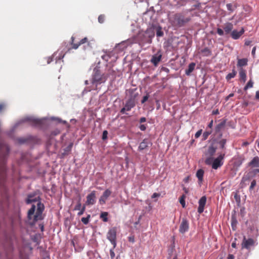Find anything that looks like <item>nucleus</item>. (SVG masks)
I'll use <instances>...</instances> for the list:
<instances>
[{
    "mask_svg": "<svg viewBox=\"0 0 259 259\" xmlns=\"http://www.w3.org/2000/svg\"><path fill=\"white\" fill-rule=\"evenodd\" d=\"M38 198L39 197L33 198V196L29 195L26 200V203L27 204H30L33 202H37V209L36 213L34 214V212L36 209V206L34 204H32L31 205V207L28 210L27 213V218L29 221H32V222H31L32 224H34L36 221L42 219L41 214L44 210V205L40 201H38Z\"/></svg>",
    "mask_w": 259,
    "mask_h": 259,
    "instance_id": "1",
    "label": "nucleus"
},
{
    "mask_svg": "<svg viewBox=\"0 0 259 259\" xmlns=\"http://www.w3.org/2000/svg\"><path fill=\"white\" fill-rule=\"evenodd\" d=\"M108 74L102 73L98 68H95L93 70L91 83L97 87L98 85L104 83L107 79Z\"/></svg>",
    "mask_w": 259,
    "mask_h": 259,
    "instance_id": "2",
    "label": "nucleus"
},
{
    "mask_svg": "<svg viewBox=\"0 0 259 259\" xmlns=\"http://www.w3.org/2000/svg\"><path fill=\"white\" fill-rule=\"evenodd\" d=\"M44 120H45L44 118L39 119V118H35V117H32V116L26 117L22 119V120H21L17 123H16L15 124V126H14V128H16L21 123H23L26 121H28L34 125H39L42 123L43 121Z\"/></svg>",
    "mask_w": 259,
    "mask_h": 259,
    "instance_id": "3",
    "label": "nucleus"
},
{
    "mask_svg": "<svg viewBox=\"0 0 259 259\" xmlns=\"http://www.w3.org/2000/svg\"><path fill=\"white\" fill-rule=\"evenodd\" d=\"M174 23L177 26L181 27L189 21L190 19L185 18L181 14H176L173 16Z\"/></svg>",
    "mask_w": 259,
    "mask_h": 259,
    "instance_id": "4",
    "label": "nucleus"
},
{
    "mask_svg": "<svg viewBox=\"0 0 259 259\" xmlns=\"http://www.w3.org/2000/svg\"><path fill=\"white\" fill-rule=\"evenodd\" d=\"M136 106L135 98L133 97L130 98L124 104V107L121 109L120 112L121 114H127L125 111H130L133 108Z\"/></svg>",
    "mask_w": 259,
    "mask_h": 259,
    "instance_id": "5",
    "label": "nucleus"
},
{
    "mask_svg": "<svg viewBox=\"0 0 259 259\" xmlns=\"http://www.w3.org/2000/svg\"><path fill=\"white\" fill-rule=\"evenodd\" d=\"M116 228L113 227L109 230L107 234V238L114 246V248L116 246Z\"/></svg>",
    "mask_w": 259,
    "mask_h": 259,
    "instance_id": "6",
    "label": "nucleus"
},
{
    "mask_svg": "<svg viewBox=\"0 0 259 259\" xmlns=\"http://www.w3.org/2000/svg\"><path fill=\"white\" fill-rule=\"evenodd\" d=\"M10 151L8 146L0 139V155H2L3 161H5L6 157ZM4 162V161H3Z\"/></svg>",
    "mask_w": 259,
    "mask_h": 259,
    "instance_id": "7",
    "label": "nucleus"
},
{
    "mask_svg": "<svg viewBox=\"0 0 259 259\" xmlns=\"http://www.w3.org/2000/svg\"><path fill=\"white\" fill-rule=\"evenodd\" d=\"M255 242L252 238L246 239L244 236L241 246L242 248L250 249L251 247L254 246Z\"/></svg>",
    "mask_w": 259,
    "mask_h": 259,
    "instance_id": "8",
    "label": "nucleus"
},
{
    "mask_svg": "<svg viewBox=\"0 0 259 259\" xmlns=\"http://www.w3.org/2000/svg\"><path fill=\"white\" fill-rule=\"evenodd\" d=\"M189 224L188 221L183 218L179 227V232L181 234H184L189 230Z\"/></svg>",
    "mask_w": 259,
    "mask_h": 259,
    "instance_id": "9",
    "label": "nucleus"
},
{
    "mask_svg": "<svg viewBox=\"0 0 259 259\" xmlns=\"http://www.w3.org/2000/svg\"><path fill=\"white\" fill-rule=\"evenodd\" d=\"M96 202V191H93L87 197L86 205H93Z\"/></svg>",
    "mask_w": 259,
    "mask_h": 259,
    "instance_id": "10",
    "label": "nucleus"
},
{
    "mask_svg": "<svg viewBox=\"0 0 259 259\" xmlns=\"http://www.w3.org/2000/svg\"><path fill=\"white\" fill-rule=\"evenodd\" d=\"M223 157L224 155H221L218 157L214 159L212 163V168L217 169L223 165L222 160L223 159Z\"/></svg>",
    "mask_w": 259,
    "mask_h": 259,
    "instance_id": "11",
    "label": "nucleus"
},
{
    "mask_svg": "<svg viewBox=\"0 0 259 259\" xmlns=\"http://www.w3.org/2000/svg\"><path fill=\"white\" fill-rule=\"evenodd\" d=\"M151 145L152 143L150 142V141L148 139H145L141 143H140L138 147V150L140 151L144 150Z\"/></svg>",
    "mask_w": 259,
    "mask_h": 259,
    "instance_id": "12",
    "label": "nucleus"
},
{
    "mask_svg": "<svg viewBox=\"0 0 259 259\" xmlns=\"http://www.w3.org/2000/svg\"><path fill=\"white\" fill-rule=\"evenodd\" d=\"M206 202V197L205 196H202L199 200V206L198 207V212L201 213L204 211V206Z\"/></svg>",
    "mask_w": 259,
    "mask_h": 259,
    "instance_id": "13",
    "label": "nucleus"
},
{
    "mask_svg": "<svg viewBox=\"0 0 259 259\" xmlns=\"http://www.w3.org/2000/svg\"><path fill=\"white\" fill-rule=\"evenodd\" d=\"M162 57L161 54L159 52L152 56L151 62L154 66H157Z\"/></svg>",
    "mask_w": 259,
    "mask_h": 259,
    "instance_id": "14",
    "label": "nucleus"
},
{
    "mask_svg": "<svg viewBox=\"0 0 259 259\" xmlns=\"http://www.w3.org/2000/svg\"><path fill=\"white\" fill-rule=\"evenodd\" d=\"M244 32V30L243 28H242L240 31H238L236 30H234L232 31L231 33V37L234 39H238L241 35H242Z\"/></svg>",
    "mask_w": 259,
    "mask_h": 259,
    "instance_id": "15",
    "label": "nucleus"
},
{
    "mask_svg": "<svg viewBox=\"0 0 259 259\" xmlns=\"http://www.w3.org/2000/svg\"><path fill=\"white\" fill-rule=\"evenodd\" d=\"M128 46V41H123L117 44L115 49L117 50L123 51L125 49L127 48Z\"/></svg>",
    "mask_w": 259,
    "mask_h": 259,
    "instance_id": "16",
    "label": "nucleus"
},
{
    "mask_svg": "<svg viewBox=\"0 0 259 259\" xmlns=\"http://www.w3.org/2000/svg\"><path fill=\"white\" fill-rule=\"evenodd\" d=\"M195 66L196 64L194 62H192L189 64L188 69L185 70V74L188 76L190 75L191 72H192L194 70Z\"/></svg>",
    "mask_w": 259,
    "mask_h": 259,
    "instance_id": "17",
    "label": "nucleus"
},
{
    "mask_svg": "<svg viewBox=\"0 0 259 259\" xmlns=\"http://www.w3.org/2000/svg\"><path fill=\"white\" fill-rule=\"evenodd\" d=\"M216 150V147H214L213 145H210L208 147L205 154L209 156H212L215 153Z\"/></svg>",
    "mask_w": 259,
    "mask_h": 259,
    "instance_id": "18",
    "label": "nucleus"
},
{
    "mask_svg": "<svg viewBox=\"0 0 259 259\" xmlns=\"http://www.w3.org/2000/svg\"><path fill=\"white\" fill-rule=\"evenodd\" d=\"M239 74L240 78L242 79L244 82H245L246 80V71L242 68H241L239 69Z\"/></svg>",
    "mask_w": 259,
    "mask_h": 259,
    "instance_id": "19",
    "label": "nucleus"
},
{
    "mask_svg": "<svg viewBox=\"0 0 259 259\" xmlns=\"http://www.w3.org/2000/svg\"><path fill=\"white\" fill-rule=\"evenodd\" d=\"M233 28V25L231 23H227L224 27V29L226 34L231 32Z\"/></svg>",
    "mask_w": 259,
    "mask_h": 259,
    "instance_id": "20",
    "label": "nucleus"
},
{
    "mask_svg": "<svg viewBox=\"0 0 259 259\" xmlns=\"http://www.w3.org/2000/svg\"><path fill=\"white\" fill-rule=\"evenodd\" d=\"M204 175V171L202 169H199L197 171L196 177H197L199 182H202L203 181Z\"/></svg>",
    "mask_w": 259,
    "mask_h": 259,
    "instance_id": "21",
    "label": "nucleus"
},
{
    "mask_svg": "<svg viewBox=\"0 0 259 259\" xmlns=\"http://www.w3.org/2000/svg\"><path fill=\"white\" fill-rule=\"evenodd\" d=\"M249 164L254 167L259 166V158L258 157H254L252 160L249 162Z\"/></svg>",
    "mask_w": 259,
    "mask_h": 259,
    "instance_id": "22",
    "label": "nucleus"
},
{
    "mask_svg": "<svg viewBox=\"0 0 259 259\" xmlns=\"http://www.w3.org/2000/svg\"><path fill=\"white\" fill-rule=\"evenodd\" d=\"M156 34L157 37H162L164 35V33L162 30V27L160 26H157L155 27Z\"/></svg>",
    "mask_w": 259,
    "mask_h": 259,
    "instance_id": "23",
    "label": "nucleus"
},
{
    "mask_svg": "<svg viewBox=\"0 0 259 259\" xmlns=\"http://www.w3.org/2000/svg\"><path fill=\"white\" fill-rule=\"evenodd\" d=\"M247 64V59H240L238 60L237 66L239 67L244 66Z\"/></svg>",
    "mask_w": 259,
    "mask_h": 259,
    "instance_id": "24",
    "label": "nucleus"
},
{
    "mask_svg": "<svg viewBox=\"0 0 259 259\" xmlns=\"http://www.w3.org/2000/svg\"><path fill=\"white\" fill-rule=\"evenodd\" d=\"M29 140V138L21 137L17 139L18 142L20 144L26 143Z\"/></svg>",
    "mask_w": 259,
    "mask_h": 259,
    "instance_id": "25",
    "label": "nucleus"
},
{
    "mask_svg": "<svg viewBox=\"0 0 259 259\" xmlns=\"http://www.w3.org/2000/svg\"><path fill=\"white\" fill-rule=\"evenodd\" d=\"M72 147V144H69L66 148L64 149V152L62 153L63 155H68L70 152Z\"/></svg>",
    "mask_w": 259,
    "mask_h": 259,
    "instance_id": "26",
    "label": "nucleus"
},
{
    "mask_svg": "<svg viewBox=\"0 0 259 259\" xmlns=\"http://www.w3.org/2000/svg\"><path fill=\"white\" fill-rule=\"evenodd\" d=\"M107 216H108L107 212H103L100 214V218L102 219L103 222H107L108 221Z\"/></svg>",
    "mask_w": 259,
    "mask_h": 259,
    "instance_id": "27",
    "label": "nucleus"
},
{
    "mask_svg": "<svg viewBox=\"0 0 259 259\" xmlns=\"http://www.w3.org/2000/svg\"><path fill=\"white\" fill-rule=\"evenodd\" d=\"M201 53L203 54V55L205 56H208L211 55V51L208 48H205L202 49L201 51Z\"/></svg>",
    "mask_w": 259,
    "mask_h": 259,
    "instance_id": "28",
    "label": "nucleus"
},
{
    "mask_svg": "<svg viewBox=\"0 0 259 259\" xmlns=\"http://www.w3.org/2000/svg\"><path fill=\"white\" fill-rule=\"evenodd\" d=\"M225 126V122H222L219 123L215 127V130L216 132H220L221 129Z\"/></svg>",
    "mask_w": 259,
    "mask_h": 259,
    "instance_id": "29",
    "label": "nucleus"
},
{
    "mask_svg": "<svg viewBox=\"0 0 259 259\" xmlns=\"http://www.w3.org/2000/svg\"><path fill=\"white\" fill-rule=\"evenodd\" d=\"M90 218V214H88L87 217L82 218L81 219V221L82 222L83 224L87 225L89 222Z\"/></svg>",
    "mask_w": 259,
    "mask_h": 259,
    "instance_id": "30",
    "label": "nucleus"
},
{
    "mask_svg": "<svg viewBox=\"0 0 259 259\" xmlns=\"http://www.w3.org/2000/svg\"><path fill=\"white\" fill-rule=\"evenodd\" d=\"M236 75V71L234 70H233V71L231 73H229L227 75L226 79L227 80L230 79L232 78H234Z\"/></svg>",
    "mask_w": 259,
    "mask_h": 259,
    "instance_id": "31",
    "label": "nucleus"
},
{
    "mask_svg": "<svg viewBox=\"0 0 259 259\" xmlns=\"http://www.w3.org/2000/svg\"><path fill=\"white\" fill-rule=\"evenodd\" d=\"M111 194V191L109 189H106L103 193L102 195L104 198H105L106 199L109 197V196Z\"/></svg>",
    "mask_w": 259,
    "mask_h": 259,
    "instance_id": "32",
    "label": "nucleus"
},
{
    "mask_svg": "<svg viewBox=\"0 0 259 259\" xmlns=\"http://www.w3.org/2000/svg\"><path fill=\"white\" fill-rule=\"evenodd\" d=\"M227 140L226 139H222L220 140L218 143L220 146L221 148L222 149H225V144L226 143Z\"/></svg>",
    "mask_w": 259,
    "mask_h": 259,
    "instance_id": "33",
    "label": "nucleus"
},
{
    "mask_svg": "<svg viewBox=\"0 0 259 259\" xmlns=\"http://www.w3.org/2000/svg\"><path fill=\"white\" fill-rule=\"evenodd\" d=\"M253 82L251 80H250L247 82V84L244 87V90L245 91H246L247 89H248L249 88H252L253 87Z\"/></svg>",
    "mask_w": 259,
    "mask_h": 259,
    "instance_id": "34",
    "label": "nucleus"
},
{
    "mask_svg": "<svg viewBox=\"0 0 259 259\" xmlns=\"http://www.w3.org/2000/svg\"><path fill=\"white\" fill-rule=\"evenodd\" d=\"M213 160V158L211 156H209L205 159V162L207 165H212Z\"/></svg>",
    "mask_w": 259,
    "mask_h": 259,
    "instance_id": "35",
    "label": "nucleus"
},
{
    "mask_svg": "<svg viewBox=\"0 0 259 259\" xmlns=\"http://www.w3.org/2000/svg\"><path fill=\"white\" fill-rule=\"evenodd\" d=\"M74 39V37L72 36L71 37V44L72 45V48L74 49H77L78 48V47L80 45V44L79 43V44H73Z\"/></svg>",
    "mask_w": 259,
    "mask_h": 259,
    "instance_id": "36",
    "label": "nucleus"
},
{
    "mask_svg": "<svg viewBox=\"0 0 259 259\" xmlns=\"http://www.w3.org/2000/svg\"><path fill=\"white\" fill-rule=\"evenodd\" d=\"M52 119L53 120H57L59 123H63V124H67V122L65 120H63L60 118L57 117H52Z\"/></svg>",
    "mask_w": 259,
    "mask_h": 259,
    "instance_id": "37",
    "label": "nucleus"
},
{
    "mask_svg": "<svg viewBox=\"0 0 259 259\" xmlns=\"http://www.w3.org/2000/svg\"><path fill=\"white\" fill-rule=\"evenodd\" d=\"M185 196L183 195L181 196V197L180 199V203L181 204L183 207L184 208L185 207Z\"/></svg>",
    "mask_w": 259,
    "mask_h": 259,
    "instance_id": "38",
    "label": "nucleus"
},
{
    "mask_svg": "<svg viewBox=\"0 0 259 259\" xmlns=\"http://www.w3.org/2000/svg\"><path fill=\"white\" fill-rule=\"evenodd\" d=\"M146 34H148L149 37L151 38H153L154 36V32L152 31L151 30H147Z\"/></svg>",
    "mask_w": 259,
    "mask_h": 259,
    "instance_id": "39",
    "label": "nucleus"
},
{
    "mask_svg": "<svg viewBox=\"0 0 259 259\" xmlns=\"http://www.w3.org/2000/svg\"><path fill=\"white\" fill-rule=\"evenodd\" d=\"M231 221H232V228H233V230H235V227L236 226V224L237 223V221L234 218H232Z\"/></svg>",
    "mask_w": 259,
    "mask_h": 259,
    "instance_id": "40",
    "label": "nucleus"
},
{
    "mask_svg": "<svg viewBox=\"0 0 259 259\" xmlns=\"http://www.w3.org/2000/svg\"><path fill=\"white\" fill-rule=\"evenodd\" d=\"M114 248H114V246H113V248L110 249V255L111 259H114L115 255V253L114 252Z\"/></svg>",
    "mask_w": 259,
    "mask_h": 259,
    "instance_id": "41",
    "label": "nucleus"
},
{
    "mask_svg": "<svg viewBox=\"0 0 259 259\" xmlns=\"http://www.w3.org/2000/svg\"><path fill=\"white\" fill-rule=\"evenodd\" d=\"M85 205H84L82 206V207L80 210H79V211L78 212L77 215L78 216H80V215H81L82 214H83V213H84V212L85 211Z\"/></svg>",
    "mask_w": 259,
    "mask_h": 259,
    "instance_id": "42",
    "label": "nucleus"
},
{
    "mask_svg": "<svg viewBox=\"0 0 259 259\" xmlns=\"http://www.w3.org/2000/svg\"><path fill=\"white\" fill-rule=\"evenodd\" d=\"M149 96L148 94L146 96H144L143 97L142 100H141V103L143 104L145 102H146L148 100V99H149Z\"/></svg>",
    "mask_w": 259,
    "mask_h": 259,
    "instance_id": "43",
    "label": "nucleus"
},
{
    "mask_svg": "<svg viewBox=\"0 0 259 259\" xmlns=\"http://www.w3.org/2000/svg\"><path fill=\"white\" fill-rule=\"evenodd\" d=\"M106 199L105 198H104L102 196H101V197L99 199V203L101 204H104L106 202Z\"/></svg>",
    "mask_w": 259,
    "mask_h": 259,
    "instance_id": "44",
    "label": "nucleus"
},
{
    "mask_svg": "<svg viewBox=\"0 0 259 259\" xmlns=\"http://www.w3.org/2000/svg\"><path fill=\"white\" fill-rule=\"evenodd\" d=\"M226 7H227V9L228 11H229L230 12L233 11L234 10L233 9L232 5L231 4H227L226 5Z\"/></svg>",
    "mask_w": 259,
    "mask_h": 259,
    "instance_id": "45",
    "label": "nucleus"
},
{
    "mask_svg": "<svg viewBox=\"0 0 259 259\" xmlns=\"http://www.w3.org/2000/svg\"><path fill=\"white\" fill-rule=\"evenodd\" d=\"M108 132L107 131H104L102 135V139L103 140L107 139Z\"/></svg>",
    "mask_w": 259,
    "mask_h": 259,
    "instance_id": "46",
    "label": "nucleus"
},
{
    "mask_svg": "<svg viewBox=\"0 0 259 259\" xmlns=\"http://www.w3.org/2000/svg\"><path fill=\"white\" fill-rule=\"evenodd\" d=\"M81 208V204L80 201H78L74 207V210H80Z\"/></svg>",
    "mask_w": 259,
    "mask_h": 259,
    "instance_id": "47",
    "label": "nucleus"
},
{
    "mask_svg": "<svg viewBox=\"0 0 259 259\" xmlns=\"http://www.w3.org/2000/svg\"><path fill=\"white\" fill-rule=\"evenodd\" d=\"M211 132H205L203 134V139L206 140L208 136L211 134Z\"/></svg>",
    "mask_w": 259,
    "mask_h": 259,
    "instance_id": "48",
    "label": "nucleus"
},
{
    "mask_svg": "<svg viewBox=\"0 0 259 259\" xmlns=\"http://www.w3.org/2000/svg\"><path fill=\"white\" fill-rule=\"evenodd\" d=\"M104 16L102 15H100L98 17V21L100 23H102L104 22Z\"/></svg>",
    "mask_w": 259,
    "mask_h": 259,
    "instance_id": "49",
    "label": "nucleus"
},
{
    "mask_svg": "<svg viewBox=\"0 0 259 259\" xmlns=\"http://www.w3.org/2000/svg\"><path fill=\"white\" fill-rule=\"evenodd\" d=\"M102 58L104 60H105V61H107H107L109 60V59L110 58V57H109V55H106V54H105V55H103V56H102Z\"/></svg>",
    "mask_w": 259,
    "mask_h": 259,
    "instance_id": "50",
    "label": "nucleus"
},
{
    "mask_svg": "<svg viewBox=\"0 0 259 259\" xmlns=\"http://www.w3.org/2000/svg\"><path fill=\"white\" fill-rule=\"evenodd\" d=\"M147 128V126L145 124H141L140 126H139V128L140 129L141 131H144L146 130Z\"/></svg>",
    "mask_w": 259,
    "mask_h": 259,
    "instance_id": "51",
    "label": "nucleus"
},
{
    "mask_svg": "<svg viewBox=\"0 0 259 259\" xmlns=\"http://www.w3.org/2000/svg\"><path fill=\"white\" fill-rule=\"evenodd\" d=\"M201 134H202V130H199L198 131H197L196 133V134L195 135V137L196 138H199L200 136V135H201Z\"/></svg>",
    "mask_w": 259,
    "mask_h": 259,
    "instance_id": "52",
    "label": "nucleus"
},
{
    "mask_svg": "<svg viewBox=\"0 0 259 259\" xmlns=\"http://www.w3.org/2000/svg\"><path fill=\"white\" fill-rule=\"evenodd\" d=\"M217 33L221 36H222L224 35V32L223 30H222L221 28H218L217 29Z\"/></svg>",
    "mask_w": 259,
    "mask_h": 259,
    "instance_id": "53",
    "label": "nucleus"
},
{
    "mask_svg": "<svg viewBox=\"0 0 259 259\" xmlns=\"http://www.w3.org/2000/svg\"><path fill=\"white\" fill-rule=\"evenodd\" d=\"M87 40H88V38L87 37H84V38H82L81 40H80V41H79V44L80 45L84 44L85 42H86L87 41Z\"/></svg>",
    "mask_w": 259,
    "mask_h": 259,
    "instance_id": "54",
    "label": "nucleus"
},
{
    "mask_svg": "<svg viewBox=\"0 0 259 259\" xmlns=\"http://www.w3.org/2000/svg\"><path fill=\"white\" fill-rule=\"evenodd\" d=\"M256 185V182L254 180L252 181L251 183V185H250V188L251 189V188H253Z\"/></svg>",
    "mask_w": 259,
    "mask_h": 259,
    "instance_id": "55",
    "label": "nucleus"
},
{
    "mask_svg": "<svg viewBox=\"0 0 259 259\" xmlns=\"http://www.w3.org/2000/svg\"><path fill=\"white\" fill-rule=\"evenodd\" d=\"M159 196H160L159 194L157 193H154L152 195V198H156V197H158Z\"/></svg>",
    "mask_w": 259,
    "mask_h": 259,
    "instance_id": "56",
    "label": "nucleus"
},
{
    "mask_svg": "<svg viewBox=\"0 0 259 259\" xmlns=\"http://www.w3.org/2000/svg\"><path fill=\"white\" fill-rule=\"evenodd\" d=\"M233 96H234V94L233 93L230 94L228 96H227L226 97V100L228 101L229 99L230 98L232 97Z\"/></svg>",
    "mask_w": 259,
    "mask_h": 259,
    "instance_id": "57",
    "label": "nucleus"
},
{
    "mask_svg": "<svg viewBox=\"0 0 259 259\" xmlns=\"http://www.w3.org/2000/svg\"><path fill=\"white\" fill-rule=\"evenodd\" d=\"M128 241L131 242H134L135 239L134 236H130L128 237Z\"/></svg>",
    "mask_w": 259,
    "mask_h": 259,
    "instance_id": "58",
    "label": "nucleus"
},
{
    "mask_svg": "<svg viewBox=\"0 0 259 259\" xmlns=\"http://www.w3.org/2000/svg\"><path fill=\"white\" fill-rule=\"evenodd\" d=\"M146 121V118L144 117H142L140 119V122L141 123L145 122Z\"/></svg>",
    "mask_w": 259,
    "mask_h": 259,
    "instance_id": "59",
    "label": "nucleus"
},
{
    "mask_svg": "<svg viewBox=\"0 0 259 259\" xmlns=\"http://www.w3.org/2000/svg\"><path fill=\"white\" fill-rule=\"evenodd\" d=\"M255 51H256V47H254L253 48L252 51H251V54L252 56H254L255 54Z\"/></svg>",
    "mask_w": 259,
    "mask_h": 259,
    "instance_id": "60",
    "label": "nucleus"
},
{
    "mask_svg": "<svg viewBox=\"0 0 259 259\" xmlns=\"http://www.w3.org/2000/svg\"><path fill=\"white\" fill-rule=\"evenodd\" d=\"M212 124H213V120H211V121L208 124V127L209 128H211L212 126Z\"/></svg>",
    "mask_w": 259,
    "mask_h": 259,
    "instance_id": "61",
    "label": "nucleus"
},
{
    "mask_svg": "<svg viewBox=\"0 0 259 259\" xmlns=\"http://www.w3.org/2000/svg\"><path fill=\"white\" fill-rule=\"evenodd\" d=\"M255 98L257 100L259 99V91L256 92Z\"/></svg>",
    "mask_w": 259,
    "mask_h": 259,
    "instance_id": "62",
    "label": "nucleus"
},
{
    "mask_svg": "<svg viewBox=\"0 0 259 259\" xmlns=\"http://www.w3.org/2000/svg\"><path fill=\"white\" fill-rule=\"evenodd\" d=\"M219 113V110L217 109V110H213L212 111V114H214V115H217V114H218Z\"/></svg>",
    "mask_w": 259,
    "mask_h": 259,
    "instance_id": "63",
    "label": "nucleus"
},
{
    "mask_svg": "<svg viewBox=\"0 0 259 259\" xmlns=\"http://www.w3.org/2000/svg\"><path fill=\"white\" fill-rule=\"evenodd\" d=\"M234 256L233 254H229L228 256V259H234Z\"/></svg>",
    "mask_w": 259,
    "mask_h": 259,
    "instance_id": "64",
    "label": "nucleus"
}]
</instances>
